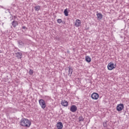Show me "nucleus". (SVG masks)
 <instances>
[{
  "label": "nucleus",
  "instance_id": "423d86ee",
  "mask_svg": "<svg viewBox=\"0 0 129 129\" xmlns=\"http://www.w3.org/2000/svg\"><path fill=\"white\" fill-rule=\"evenodd\" d=\"M70 111H72V112H76V111H77V106L75 105H72L70 108Z\"/></svg>",
  "mask_w": 129,
  "mask_h": 129
},
{
  "label": "nucleus",
  "instance_id": "f8f14e48",
  "mask_svg": "<svg viewBox=\"0 0 129 129\" xmlns=\"http://www.w3.org/2000/svg\"><path fill=\"white\" fill-rule=\"evenodd\" d=\"M97 17L98 18V20H101L102 19V14L100 13H97L96 14Z\"/></svg>",
  "mask_w": 129,
  "mask_h": 129
},
{
  "label": "nucleus",
  "instance_id": "aec40b11",
  "mask_svg": "<svg viewBox=\"0 0 129 129\" xmlns=\"http://www.w3.org/2000/svg\"><path fill=\"white\" fill-rule=\"evenodd\" d=\"M29 73L30 75H33V74L34 73V72H33V70L30 69L29 70Z\"/></svg>",
  "mask_w": 129,
  "mask_h": 129
},
{
  "label": "nucleus",
  "instance_id": "9d476101",
  "mask_svg": "<svg viewBox=\"0 0 129 129\" xmlns=\"http://www.w3.org/2000/svg\"><path fill=\"white\" fill-rule=\"evenodd\" d=\"M56 127L57 129L63 128V124L61 122H58L56 124Z\"/></svg>",
  "mask_w": 129,
  "mask_h": 129
},
{
  "label": "nucleus",
  "instance_id": "dca6fc26",
  "mask_svg": "<svg viewBox=\"0 0 129 129\" xmlns=\"http://www.w3.org/2000/svg\"><path fill=\"white\" fill-rule=\"evenodd\" d=\"M63 13L64 14V16H66V17H68L69 16V12H68V11H67V9H66L64 10Z\"/></svg>",
  "mask_w": 129,
  "mask_h": 129
},
{
  "label": "nucleus",
  "instance_id": "4468645a",
  "mask_svg": "<svg viewBox=\"0 0 129 129\" xmlns=\"http://www.w3.org/2000/svg\"><path fill=\"white\" fill-rule=\"evenodd\" d=\"M12 25L13 26L14 28H16L18 25V21H13L12 23Z\"/></svg>",
  "mask_w": 129,
  "mask_h": 129
},
{
  "label": "nucleus",
  "instance_id": "f03ea898",
  "mask_svg": "<svg viewBox=\"0 0 129 129\" xmlns=\"http://www.w3.org/2000/svg\"><path fill=\"white\" fill-rule=\"evenodd\" d=\"M116 67V66L112 62V61L110 62L107 66V68L108 70H113Z\"/></svg>",
  "mask_w": 129,
  "mask_h": 129
},
{
  "label": "nucleus",
  "instance_id": "f3484780",
  "mask_svg": "<svg viewBox=\"0 0 129 129\" xmlns=\"http://www.w3.org/2000/svg\"><path fill=\"white\" fill-rule=\"evenodd\" d=\"M18 44H19V45H20L21 46L24 45V42H23V41L22 40L18 41Z\"/></svg>",
  "mask_w": 129,
  "mask_h": 129
},
{
  "label": "nucleus",
  "instance_id": "412c9836",
  "mask_svg": "<svg viewBox=\"0 0 129 129\" xmlns=\"http://www.w3.org/2000/svg\"><path fill=\"white\" fill-rule=\"evenodd\" d=\"M57 22L58 24H61V23H62V19H57Z\"/></svg>",
  "mask_w": 129,
  "mask_h": 129
},
{
  "label": "nucleus",
  "instance_id": "1a4fd4ad",
  "mask_svg": "<svg viewBox=\"0 0 129 129\" xmlns=\"http://www.w3.org/2000/svg\"><path fill=\"white\" fill-rule=\"evenodd\" d=\"M81 25V21L79 19H77L75 22V26L77 27H80Z\"/></svg>",
  "mask_w": 129,
  "mask_h": 129
},
{
  "label": "nucleus",
  "instance_id": "20e7f679",
  "mask_svg": "<svg viewBox=\"0 0 129 129\" xmlns=\"http://www.w3.org/2000/svg\"><path fill=\"white\" fill-rule=\"evenodd\" d=\"M91 97L92 99H94L95 100H97V99L99 98V95L97 93H93L91 95Z\"/></svg>",
  "mask_w": 129,
  "mask_h": 129
},
{
  "label": "nucleus",
  "instance_id": "a211bd4d",
  "mask_svg": "<svg viewBox=\"0 0 129 129\" xmlns=\"http://www.w3.org/2000/svg\"><path fill=\"white\" fill-rule=\"evenodd\" d=\"M104 127H107V121L103 122Z\"/></svg>",
  "mask_w": 129,
  "mask_h": 129
},
{
  "label": "nucleus",
  "instance_id": "39448f33",
  "mask_svg": "<svg viewBox=\"0 0 129 129\" xmlns=\"http://www.w3.org/2000/svg\"><path fill=\"white\" fill-rule=\"evenodd\" d=\"M124 106H123V104H118L116 106V109L117 111H120L123 109Z\"/></svg>",
  "mask_w": 129,
  "mask_h": 129
},
{
  "label": "nucleus",
  "instance_id": "6e6552de",
  "mask_svg": "<svg viewBox=\"0 0 129 129\" xmlns=\"http://www.w3.org/2000/svg\"><path fill=\"white\" fill-rule=\"evenodd\" d=\"M68 69H69L68 75H69V76H70V77H71V76L72 75V73H73V69L71 67H68Z\"/></svg>",
  "mask_w": 129,
  "mask_h": 129
},
{
  "label": "nucleus",
  "instance_id": "f257e3e1",
  "mask_svg": "<svg viewBox=\"0 0 129 129\" xmlns=\"http://www.w3.org/2000/svg\"><path fill=\"white\" fill-rule=\"evenodd\" d=\"M20 124L21 125V126H24L25 127H30V126H31V124H32V122L27 118H24L20 120Z\"/></svg>",
  "mask_w": 129,
  "mask_h": 129
},
{
  "label": "nucleus",
  "instance_id": "4be33fe9",
  "mask_svg": "<svg viewBox=\"0 0 129 129\" xmlns=\"http://www.w3.org/2000/svg\"><path fill=\"white\" fill-rule=\"evenodd\" d=\"M22 29H23V30H25L26 29H27V28L26 26H23V27H22Z\"/></svg>",
  "mask_w": 129,
  "mask_h": 129
},
{
  "label": "nucleus",
  "instance_id": "2eb2a0df",
  "mask_svg": "<svg viewBox=\"0 0 129 129\" xmlns=\"http://www.w3.org/2000/svg\"><path fill=\"white\" fill-rule=\"evenodd\" d=\"M34 10L36 11V12H39L40 10H41V7L39 6H37L34 7Z\"/></svg>",
  "mask_w": 129,
  "mask_h": 129
},
{
  "label": "nucleus",
  "instance_id": "6ab92c4d",
  "mask_svg": "<svg viewBox=\"0 0 129 129\" xmlns=\"http://www.w3.org/2000/svg\"><path fill=\"white\" fill-rule=\"evenodd\" d=\"M83 120H84V118H83L82 116H81L79 117V121H83Z\"/></svg>",
  "mask_w": 129,
  "mask_h": 129
},
{
  "label": "nucleus",
  "instance_id": "ddd939ff",
  "mask_svg": "<svg viewBox=\"0 0 129 129\" xmlns=\"http://www.w3.org/2000/svg\"><path fill=\"white\" fill-rule=\"evenodd\" d=\"M85 60L88 63H90V62H91V58H90L89 56H86L85 57Z\"/></svg>",
  "mask_w": 129,
  "mask_h": 129
},
{
  "label": "nucleus",
  "instance_id": "7ed1b4c3",
  "mask_svg": "<svg viewBox=\"0 0 129 129\" xmlns=\"http://www.w3.org/2000/svg\"><path fill=\"white\" fill-rule=\"evenodd\" d=\"M39 103L41 107V108H42L43 109H44V108H45L46 107V103L45 102V101L42 99H40L39 100Z\"/></svg>",
  "mask_w": 129,
  "mask_h": 129
},
{
  "label": "nucleus",
  "instance_id": "0eeeda50",
  "mask_svg": "<svg viewBox=\"0 0 129 129\" xmlns=\"http://www.w3.org/2000/svg\"><path fill=\"white\" fill-rule=\"evenodd\" d=\"M15 55L17 59H22V56H23V53H22V52H16L15 53Z\"/></svg>",
  "mask_w": 129,
  "mask_h": 129
},
{
  "label": "nucleus",
  "instance_id": "9b49d317",
  "mask_svg": "<svg viewBox=\"0 0 129 129\" xmlns=\"http://www.w3.org/2000/svg\"><path fill=\"white\" fill-rule=\"evenodd\" d=\"M61 104L62 106L67 107L68 106V102L66 100H61Z\"/></svg>",
  "mask_w": 129,
  "mask_h": 129
}]
</instances>
